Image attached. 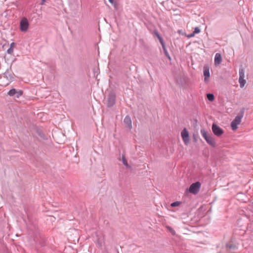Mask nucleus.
<instances>
[{
    "label": "nucleus",
    "mask_w": 253,
    "mask_h": 253,
    "mask_svg": "<svg viewBox=\"0 0 253 253\" xmlns=\"http://www.w3.org/2000/svg\"><path fill=\"white\" fill-rule=\"evenodd\" d=\"M200 31H201L199 27H197L195 28L193 33L195 34H196L199 33L200 32Z\"/></svg>",
    "instance_id": "5701e85b"
},
{
    "label": "nucleus",
    "mask_w": 253,
    "mask_h": 253,
    "mask_svg": "<svg viewBox=\"0 0 253 253\" xmlns=\"http://www.w3.org/2000/svg\"><path fill=\"white\" fill-rule=\"evenodd\" d=\"M226 247L229 251L231 253H234V252L237 249L236 246L234 244H227Z\"/></svg>",
    "instance_id": "ddd939ff"
},
{
    "label": "nucleus",
    "mask_w": 253,
    "mask_h": 253,
    "mask_svg": "<svg viewBox=\"0 0 253 253\" xmlns=\"http://www.w3.org/2000/svg\"><path fill=\"white\" fill-rule=\"evenodd\" d=\"M239 83L240 84V86L241 88L243 87L246 83V81L244 79L245 78V69L244 68L242 65L240 66L239 68Z\"/></svg>",
    "instance_id": "20e7f679"
},
{
    "label": "nucleus",
    "mask_w": 253,
    "mask_h": 253,
    "mask_svg": "<svg viewBox=\"0 0 253 253\" xmlns=\"http://www.w3.org/2000/svg\"><path fill=\"white\" fill-rule=\"evenodd\" d=\"M46 0H42L41 4H43Z\"/></svg>",
    "instance_id": "bb28decb"
},
{
    "label": "nucleus",
    "mask_w": 253,
    "mask_h": 253,
    "mask_svg": "<svg viewBox=\"0 0 253 253\" xmlns=\"http://www.w3.org/2000/svg\"><path fill=\"white\" fill-rule=\"evenodd\" d=\"M167 228L172 235H174L175 234V232L172 227L168 226L167 227Z\"/></svg>",
    "instance_id": "aec40b11"
},
{
    "label": "nucleus",
    "mask_w": 253,
    "mask_h": 253,
    "mask_svg": "<svg viewBox=\"0 0 253 253\" xmlns=\"http://www.w3.org/2000/svg\"><path fill=\"white\" fill-rule=\"evenodd\" d=\"M124 122L129 129L132 128L131 120L129 116H126Z\"/></svg>",
    "instance_id": "f8f14e48"
},
{
    "label": "nucleus",
    "mask_w": 253,
    "mask_h": 253,
    "mask_svg": "<svg viewBox=\"0 0 253 253\" xmlns=\"http://www.w3.org/2000/svg\"><path fill=\"white\" fill-rule=\"evenodd\" d=\"M158 39L159 40V42H160L161 44L162 45V46L165 45V43L164 42L163 39L162 38V37H159Z\"/></svg>",
    "instance_id": "4be33fe9"
},
{
    "label": "nucleus",
    "mask_w": 253,
    "mask_h": 253,
    "mask_svg": "<svg viewBox=\"0 0 253 253\" xmlns=\"http://www.w3.org/2000/svg\"><path fill=\"white\" fill-rule=\"evenodd\" d=\"M207 97L208 99L211 102L213 101L214 99V96L212 93H209L207 94Z\"/></svg>",
    "instance_id": "6ab92c4d"
},
{
    "label": "nucleus",
    "mask_w": 253,
    "mask_h": 253,
    "mask_svg": "<svg viewBox=\"0 0 253 253\" xmlns=\"http://www.w3.org/2000/svg\"><path fill=\"white\" fill-rule=\"evenodd\" d=\"M108 0L110 2V3H111L112 4L115 3V0Z\"/></svg>",
    "instance_id": "a878e982"
},
{
    "label": "nucleus",
    "mask_w": 253,
    "mask_h": 253,
    "mask_svg": "<svg viewBox=\"0 0 253 253\" xmlns=\"http://www.w3.org/2000/svg\"><path fill=\"white\" fill-rule=\"evenodd\" d=\"M245 111V108H242L240 109L237 116L231 123V127L233 130H236L238 128V125L241 123Z\"/></svg>",
    "instance_id": "f257e3e1"
},
{
    "label": "nucleus",
    "mask_w": 253,
    "mask_h": 253,
    "mask_svg": "<svg viewBox=\"0 0 253 253\" xmlns=\"http://www.w3.org/2000/svg\"><path fill=\"white\" fill-rule=\"evenodd\" d=\"M162 48H163V51H164V54L165 55V56L168 58L169 59V60H171V58L170 57V55L168 53V51L166 48V45H164L162 46Z\"/></svg>",
    "instance_id": "a211bd4d"
},
{
    "label": "nucleus",
    "mask_w": 253,
    "mask_h": 253,
    "mask_svg": "<svg viewBox=\"0 0 253 253\" xmlns=\"http://www.w3.org/2000/svg\"><path fill=\"white\" fill-rule=\"evenodd\" d=\"M122 162H123V164L126 166V167L127 169H130L131 168L130 166H129L128 164L127 160L125 158V156H124V155L122 156Z\"/></svg>",
    "instance_id": "f3484780"
},
{
    "label": "nucleus",
    "mask_w": 253,
    "mask_h": 253,
    "mask_svg": "<svg viewBox=\"0 0 253 253\" xmlns=\"http://www.w3.org/2000/svg\"><path fill=\"white\" fill-rule=\"evenodd\" d=\"M201 133L207 143L212 147H215L216 146L214 139L213 138L211 134L207 133L204 129H201Z\"/></svg>",
    "instance_id": "f03ea898"
},
{
    "label": "nucleus",
    "mask_w": 253,
    "mask_h": 253,
    "mask_svg": "<svg viewBox=\"0 0 253 253\" xmlns=\"http://www.w3.org/2000/svg\"><path fill=\"white\" fill-rule=\"evenodd\" d=\"M203 73L204 76V81L207 82L210 77V68L208 65H205L203 68Z\"/></svg>",
    "instance_id": "9d476101"
},
{
    "label": "nucleus",
    "mask_w": 253,
    "mask_h": 253,
    "mask_svg": "<svg viewBox=\"0 0 253 253\" xmlns=\"http://www.w3.org/2000/svg\"><path fill=\"white\" fill-rule=\"evenodd\" d=\"M222 61V57L220 53H216L214 57V65L217 66L219 65Z\"/></svg>",
    "instance_id": "9b49d317"
},
{
    "label": "nucleus",
    "mask_w": 253,
    "mask_h": 253,
    "mask_svg": "<svg viewBox=\"0 0 253 253\" xmlns=\"http://www.w3.org/2000/svg\"><path fill=\"white\" fill-rule=\"evenodd\" d=\"M36 132L38 134V135L40 136L43 139H46V136H45V134L43 133V131L41 129H37Z\"/></svg>",
    "instance_id": "4468645a"
},
{
    "label": "nucleus",
    "mask_w": 253,
    "mask_h": 253,
    "mask_svg": "<svg viewBox=\"0 0 253 253\" xmlns=\"http://www.w3.org/2000/svg\"><path fill=\"white\" fill-rule=\"evenodd\" d=\"M211 129L213 134L218 137L220 136L224 133V130L215 123L212 124Z\"/></svg>",
    "instance_id": "6e6552de"
},
{
    "label": "nucleus",
    "mask_w": 253,
    "mask_h": 253,
    "mask_svg": "<svg viewBox=\"0 0 253 253\" xmlns=\"http://www.w3.org/2000/svg\"><path fill=\"white\" fill-rule=\"evenodd\" d=\"M4 76L6 78L7 80L10 81H12L14 79L12 75L9 73L8 72H5L4 74Z\"/></svg>",
    "instance_id": "dca6fc26"
},
{
    "label": "nucleus",
    "mask_w": 253,
    "mask_h": 253,
    "mask_svg": "<svg viewBox=\"0 0 253 253\" xmlns=\"http://www.w3.org/2000/svg\"><path fill=\"white\" fill-rule=\"evenodd\" d=\"M29 26V22L26 17L21 19L20 22V29L22 32H27Z\"/></svg>",
    "instance_id": "0eeeda50"
},
{
    "label": "nucleus",
    "mask_w": 253,
    "mask_h": 253,
    "mask_svg": "<svg viewBox=\"0 0 253 253\" xmlns=\"http://www.w3.org/2000/svg\"><path fill=\"white\" fill-rule=\"evenodd\" d=\"M181 202L178 201H176L172 203L170 205L171 207H175L178 206L180 204Z\"/></svg>",
    "instance_id": "412c9836"
},
{
    "label": "nucleus",
    "mask_w": 253,
    "mask_h": 253,
    "mask_svg": "<svg viewBox=\"0 0 253 253\" xmlns=\"http://www.w3.org/2000/svg\"><path fill=\"white\" fill-rule=\"evenodd\" d=\"M201 186V184L199 181L193 183L189 188L186 189V192L196 195L199 192Z\"/></svg>",
    "instance_id": "7ed1b4c3"
},
{
    "label": "nucleus",
    "mask_w": 253,
    "mask_h": 253,
    "mask_svg": "<svg viewBox=\"0 0 253 253\" xmlns=\"http://www.w3.org/2000/svg\"><path fill=\"white\" fill-rule=\"evenodd\" d=\"M154 34L158 38V39L159 38V37H161V36L159 33V32H158L157 30H154Z\"/></svg>",
    "instance_id": "b1692460"
},
{
    "label": "nucleus",
    "mask_w": 253,
    "mask_h": 253,
    "mask_svg": "<svg viewBox=\"0 0 253 253\" xmlns=\"http://www.w3.org/2000/svg\"><path fill=\"white\" fill-rule=\"evenodd\" d=\"M23 94V91L22 90H17L15 88H12L9 90L7 92V95L9 96L14 97V98H19Z\"/></svg>",
    "instance_id": "423d86ee"
},
{
    "label": "nucleus",
    "mask_w": 253,
    "mask_h": 253,
    "mask_svg": "<svg viewBox=\"0 0 253 253\" xmlns=\"http://www.w3.org/2000/svg\"><path fill=\"white\" fill-rule=\"evenodd\" d=\"M181 135L185 144L187 145L189 142V134L186 128L182 130Z\"/></svg>",
    "instance_id": "1a4fd4ad"
},
{
    "label": "nucleus",
    "mask_w": 253,
    "mask_h": 253,
    "mask_svg": "<svg viewBox=\"0 0 253 253\" xmlns=\"http://www.w3.org/2000/svg\"><path fill=\"white\" fill-rule=\"evenodd\" d=\"M195 34L193 33V32L189 35H188L187 37L188 38H191V37H193L195 36Z\"/></svg>",
    "instance_id": "393cba45"
},
{
    "label": "nucleus",
    "mask_w": 253,
    "mask_h": 253,
    "mask_svg": "<svg viewBox=\"0 0 253 253\" xmlns=\"http://www.w3.org/2000/svg\"><path fill=\"white\" fill-rule=\"evenodd\" d=\"M116 94L113 91L109 92L107 99L106 104L108 108L112 107L116 103Z\"/></svg>",
    "instance_id": "39448f33"
},
{
    "label": "nucleus",
    "mask_w": 253,
    "mask_h": 253,
    "mask_svg": "<svg viewBox=\"0 0 253 253\" xmlns=\"http://www.w3.org/2000/svg\"><path fill=\"white\" fill-rule=\"evenodd\" d=\"M15 45V43L12 42L10 43L9 48L7 49V52L8 54H11L13 52V48Z\"/></svg>",
    "instance_id": "2eb2a0df"
}]
</instances>
